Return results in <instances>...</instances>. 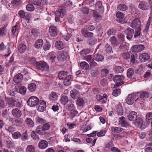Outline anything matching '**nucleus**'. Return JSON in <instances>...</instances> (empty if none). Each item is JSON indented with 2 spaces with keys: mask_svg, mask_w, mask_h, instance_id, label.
<instances>
[{
  "mask_svg": "<svg viewBox=\"0 0 152 152\" xmlns=\"http://www.w3.org/2000/svg\"><path fill=\"white\" fill-rule=\"evenodd\" d=\"M31 33L34 36H38L39 34L38 30L35 28H33L31 29Z\"/></svg>",
  "mask_w": 152,
  "mask_h": 152,
  "instance_id": "obj_63",
  "label": "nucleus"
},
{
  "mask_svg": "<svg viewBox=\"0 0 152 152\" xmlns=\"http://www.w3.org/2000/svg\"><path fill=\"white\" fill-rule=\"evenodd\" d=\"M145 47L142 45H136L132 46L131 48L132 51L137 53L142 50Z\"/></svg>",
  "mask_w": 152,
  "mask_h": 152,
  "instance_id": "obj_10",
  "label": "nucleus"
},
{
  "mask_svg": "<svg viewBox=\"0 0 152 152\" xmlns=\"http://www.w3.org/2000/svg\"><path fill=\"white\" fill-rule=\"evenodd\" d=\"M104 59V57L102 55L97 54L94 56V59L97 61H102Z\"/></svg>",
  "mask_w": 152,
  "mask_h": 152,
  "instance_id": "obj_28",
  "label": "nucleus"
},
{
  "mask_svg": "<svg viewBox=\"0 0 152 152\" xmlns=\"http://www.w3.org/2000/svg\"><path fill=\"white\" fill-rule=\"evenodd\" d=\"M150 2L152 3V0H149V3L145 1H142L139 4L138 7L140 9L143 10H147L150 7Z\"/></svg>",
  "mask_w": 152,
  "mask_h": 152,
  "instance_id": "obj_5",
  "label": "nucleus"
},
{
  "mask_svg": "<svg viewBox=\"0 0 152 152\" xmlns=\"http://www.w3.org/2000/svg\"><path fill=\"white\" fill-rule=\"evenodd\" d=\"M7 31L6 26H4L0 29V36H4L6 35Z\"/></svg>",
  "mask_w": 152,
  "mask_h": 152,
  "instance_id": "obj_43",
  "label": "nucleus"
},
{
  "mask_svg": "<svg viewBox=\"0 0 152 152\" xmlns=\"http://www.w3.org/2000/svg\"><path fill=\"white\" fill-rule=\"evenodd\" d=\"M48 143H39L38 146L41 149L46 148L48 146Z\"/></svg>",
  "mask_w": 152,
  "mask_h": 152,
  "instance_id": "obj_56",
  "label": "nucleus"
},
{
  "mask_svg": "<svg viewBox=\"0 0 152 152\" xmlns=\"http://www.w3.org/2000/svg\"><path fill=\"white\" fill-rule=\"evenodd\" d=\"M25 122L28 127H32L34 126V123L30 118H27L25 120Z\"/></svg>",
  "mask_w": 152,
  "mask_h": 152,
  "instance_id": "obj_27",
  "label": "nucleus"
},
{
  "mask_svg": "<svg viewBox=\"0 0 152 152\" xmlns=\"http://www.w3.org/2000/svg\"><path fill=\"white\" fill-rule=\"evenodd\" d=\"M122 56L124 59L127 60L129 58L130 55L128 52L124 53L122 54Z\"/></svg>",
  "mask_w": 152,
  "mask_h": 152,
  "instance_id": "obj_49",
  "label": "nucleus"
},
{
  "mask_svg": "<svg viewBox=\"0 0 152 152\" xmlns=\"http://www.w3.org/2000/svg\"><path fill=\"white\" fill-rule=\"evenodd\" d=\"M27 48L26 45L24 44L21 43L18 46V49L19 52L21 53H24Z\"/></svg>",
  "mask_w": 152,
  "mask_h": 152,
  "instance_id": "obj_22",
  "label": "nucleus"
},
{
  "mask_svg": "<svg viewBox=\"0 0 152 152\" xmlns=\"http://www.w3.org/2000/svg\"><path fill=\"white\" fill-rule=\"evenodd\" d=\"M109 41L113 47H116L119 45V43L116 38L114 36L110 37Z\"/></svg>",
  "mask_w": 152,
  "mask_h": 152,
  "instance_id": "obj_21",
  "label": "nucleus"
},
{
  "mask_svg": "<svg viewBox=\"0 0 152 152\" xmlns=\"http://www.w3.org/2000/svg\"><path fill=\"white\" fill-rule=\"evenodd\" d=\"M140 20L138 18L134 19L130 24V26L133 28H136L140 27Z\"/></svg>",
  "mask_w": 152,
  "mask_h": 152,
  "instance_id": "obj_12",
  "label": "nucleus"
},
{
  "mask_svg": "<svg viewBox=\"0 0 152 152\" xmlns=\"http://www.w3.org/2000/svg\"><path fill=\"white\" fill-rule=\"evenodd\" d=\"M36 86L35 84L33 83H31L29 85L28 88L29 91L31 92L34 91L36 88Z\"/></svg>",
  "mask_w": 152,
  "mask_h": 152,
  "instance_id": "obj_45",
  "label": "nucleus"
},
{
  "mask_svg": "<svg viewBox=\"0 0 152 152\" xmlns=\"http://www.w3.org/2000/svg\"><path fill=\"white\" fill-rule=\"evenodd\" d=\"M141 28L140 27L137 28L135 30L134 37L135 38H138L140 36Z\"/></svg>",
  "mask_w": 152,
  "mask_h": 152,
  "instance_id": "obj_39",
  "label": "nucleus"
},
{
  "mask_svg": "<svg viewBox=\"0 0 152 152\" xmlns=\"http://www.w3.org/2000/svg\"><path fill=\"white\" fill-rule=\"evenodd\" d=\"M93 17L94 18L95 21L101 19L102 18L101 15L97 11L94 12L93 14Z\"/></svg>",
  "mask_w": 152,
  "mask_h": 152,
  "instance_id": "obj_37",
  "label": "nucleus"
},
{
  "mask_svg": "<svg viewBox=\"0 0 152 152\" xmlns=\"http://www.w3.org/2000/svg\"><path fill=\"white\" fill-rule=\"evenodd\" d=\"M26 87L24 86H22L20 88L19 92L22 94L24 95L26 93Z\"/></svg>",
  "mask_w": 152,
  "mask_h": 152,
  "instance_id": "obj_54",
  "label": "nucleus"
},
{
  "mask_svg": "<svg viewBox=\"0 0 152 152\" xmlns=\"http://www.w3.org/2000/svg\"><path fill=\"white\" fill-rule=\"evenodd\" d=\"M64 7L65 8L66 7H71L72 6V3L69 0H67L64 3Z\"/></svg>",
  "mask_w": 152,
  "mask_h": 152,
  "instance_id": "obj_55",
  "label": "nucleus"
},
{
  "mask_svg": "<svg viewBox=\"0 0 152 152\" xmlns=\"http://www.w3.org/2000/svg\"><path fill=\"white\" fill-rule=\"evenodd\" d=\"M15 101L12 98H10L7 101V104L10 107H13L15 105Z\"/></svg>",
  "mask_w": 152,
  "mask_h": 152,
  "instance_id": "obj_32",
  "label": "nucleus"
},
{
  "mask_svg": "<svg viewBox=\"0 0 152 152\" xmlns=\"http://www.w3.org/2000/svg\"><path fill=\"white\" fill-rule=\"evenodd\" d=\"M90 52V50L89 49H84L80 52V54L82 56H84L85 55L89 53Z\"/></svg>",
  "mask_w": 152,
  "mask_h": 152,
  "instance_id": "obj_52",
  "label": "nucleus"
},
{
  "mask_svg": "<svg viewBox=\"0 0 152 152\" xmlns=\"http://www.w3.org/2000/svg\"><path fill=\"white\" fill-rule=\"evenodd\" d=\"M118 10L124 11L126 10L127 9V7L125 4H119L117 7Z\"/></svg>",
  "mask_w": 152,
  "mask_h": 152,
  "instance_id": "obj_33",
  "label": "nucleus"
},
{
  "mask_svg": "<svg viewBox=\"0 0 152 152\" xmlns=\"http://www.w3.org/2000/svg\"><path fill=\"white\" fill-rule=\"evenodd\" d=\"M18 14L20 18H24L25 15V12L24 11L20 10L18 12Z\"/></svg>",
  "mask_w": 152,
  "mask_h": 152,
  "instance_id": "obj_61",
  "label": "nucleus"
},
{
  "mask_svg": "<svg viewBox=\"0 0 152 152\" xmlns=\"http://www.w3.org/2000/svg\"><path fill=\"white\" fill-rule=\"evenodd\" d=\"M140 98H145L148 97L149 94L147 92L145 91L141 93L140 94Z\"/></svg>",
  "mask_w": 152,
  "mask_h": 152,
  "instance_id": "obj_50",
  "label": "nucleus"
},
{
  "mask_svg": "<svg viewBox=\"0 0 152 152\" xmlns=\"http://www.w3.org/2000/svg\"><path fill=\"white\" fill-rule=\"evenodd\" d=\"M134 73V71L132 68H129L127 72V77L129 78H132Z\"/></svg>",
  "mask_w": 152,
  "mask_h": 152,
  "instance_id": "obj_41",
  "label": "nucleus"
},
{
  "mask_svg": "<svg viewBox=\"0 0 152 152\" xmlns=\"http://www.w3.org/2000/svg\"><path fill=\"white\" fill-rule=\"evenodd\" d=\"M76 104L79 106H83L85 103V100L83 98H78L76 100Z\"/></svg>",
  "mask_w": 152,
  "mask_h": 152,
  "instance_id": "obj_29",
  "label": "nucleus"
},
{
  "mask_svg": "<svg viewBox=\"0 0 152 152\" xmlns=\"http://www.w3.org/2000/svg\"><path fill=\"white\" fill-rule=\"evenodd\" d=\"M135 121L136 124L140 128H144L146 127L145 124H143V120L141 118L138 117Z\"/></svg>",
  "mask_w": 152,
  "mask_h": 152,
  "instance_id": "obj_15",
  "label": "nucleus"
},
{
  "mask_svg": "<svg viewBox=\"0 0 152 152\" xmlns=\"http://www.w3.org/2000/svg\"><path fill=\"white\" fill-rule=\"evenodd\" d=\"M49 32L51 36H56L57 34V31L56 27L54 26H51L49 28Z\"/></svg>",
  "mask_w": 152,
  "mask_h": 152,
  "instance_id": "obj_17",
  "label": "nucleus"
},
{
  "mask_svg": "<svg viewBox=\"0 0 152 152\" xmlns=\"http://www.w3.org/2000/svg\"><path fill=\"white\" fill-rule=\"evenodd\" d=\"M116 33V31L114 29H110L107 31V33L108 36H110L111 35H113Z\"/></svg>",
  "mask_w": 152,
  "mask_h": 152,
  "instance_id": "obj_59",
  "label": "nucleus"
},
{
  "mask_svg": "<svg viewBox=\"0 0 152 152\" xmlns=\"http://www.w3.org/2000/svg\"><path fill=\"white\" fill-rule=\"evenodd\" d=\"M39 101V99L37 97L32 96L29 98L27 103L29 106L34 107L38 104Z\"/></svg>",
  "mask_w": 152,
  "mask_h": 152,
  "instance_id": "obj_3",
  "label": "nucleus"
},
{
  "mask_svg": "<svg viewBox=\"0 0 152 152\" xmlns=\"http://www.w3.org/2000/svg\"><path fill=\"white\" fill-rule=\"evenodd\" d=\"M67 53L63 51H60L58 56V59L59 61H64L67 57Z\"/></svg>",
  "mask_w": 152,
  "mask_h": 152,
  "instance_id": "obj_16",
  "label": "nucleus"
},
{
  "mask_svg": "<svg viewBox=\"0 0 152 152\" xmlns=\"http://www.w3.org/2000/svg\"><path fill=\"white\" fill-rule=\"evenodd\" d=\"M21 136V134L18 132H15L12 134L13 137L16 139L18 138Z\"/></svg>",
  "mask_w": 152,
  "mask_h": 152,
  "instance_id": "obj_57",
  "label": "nucleus"
},
{
  "mask_svg": "<svg viewBox=\"0 0 152 152\" xmlns=\"http://www.w3.org/2000/svg\"><path fill=\"white\" fill-rule=\"evenodd\" d=\"M58 77L60 80H64L63 83L66 86H68L71 84V80L73 78L72 76L68 75V72L64 71H61L58 73Z\"/></svg>",
  "mask_w": 152,
  "mask_h": 152,
  "instance_id": "obj_1",
  "label": "nucleus"
},
{
  "mask_svg": "<svg viewBox=\"0 0 152 152\" xmlns=\"http://www.w3.org/2000/svg\"><path fill=\"white\" fill-rule=\"evenodd\" d=\"M22 1L21 0H13L12 2V4L13 6H17L21 4Z\"/></svg>",
  "mask_w": 152,
  "mask_h": 152,
  "instance_id": "obj_51",
  "label": "nucleus"
},
{
  "mask_svg": "<svg viewBox=\"0 0 152 152\" xmlns=\"http://www.w3.org/2000/svg\"><path fill=\"white\" fill-rule=\"evenodd\" d=\"M73 31V30L72 29L69 28L63 31L62 33H61V34L64 39L66 41H68L71 37L72 36L71 33Z\"/></svg>",
  "mask_w": 152,
  "mask_h": 152,
  "instance_id": "obj_6",
  "label": "nucleus"
},
{
  "mask_svg": "<svg viewBox=\"0 0 152 152\" xmlns=\"http://www.w3.org/2000/svg\"><path fill=\"white\" fill-rule=\"evenodd\" d=\"M124 70V66L123 65L117 66L114 69L115 71L118 73L122 72Z\"/></svg>",
  "mask_w": 152,
  "mask_h": 152,
  "instance_id": "obj_35",
  "label": "nucleus"
},
{
  "mask_svg": "<svg viewBox=\"0 0 152 152\" xmlns=\"http://www.w3.org/2000/svg\"><path fill=\"white\" fill-rule=\"evenodd\" d=\"M49 100L52 102L57 101L58 98V95L56 92L52 91L48 95Z\"/></svg>",
  "mask_w": 152,
  "mask_h": 152,
  "instance_id": "obj_14",
  "label": "nucleus"
},
{
  "mask_svg": "<svg viewBox=\"0 0 152 152\" xmlns=\"http://www.w3.org/2000/svg\"><path fill=\"white\" fill-rule=\"evenodd\" d=\"M118 38L120 42H123L125 40V37L124 35L121 33H119L117 35Z\"/></svg>",
  "mask_w": 152,
  "mask_h": 152,
  "instance_id": "obj_47",
  "label": "nucleus"
},
{
  "mask_svg": "<svg viewBox=\"0 0 152 152\" xmlns=\"http://www.w3.org/2000/svg\"><path fill=\"white\" fill-rule=\"evenodd\" d=\"M50 54L52 56L50 57V60L51 62H53L56 58V53L55 52H52Z\"/></svg>",
  "mask_w": 152,
  "mask_h": 152,
  "instance_id": "obj_53",
  "label": "nucleus"
},
{
  "mask_svg": "<svg viewBox=\"0 0 152 152\" xmlns=\"http://www.w3.org/2000/svg\"><path fill=\"white\" fill-rule=\"evenodd\" d=\"M35 148L32 145H28L26 149V152H35Z\"/></svg>",
  "mask_w": 152,
  "mask_h": 152,
  "instance_id": "obj_40",
  "label": "nucleus"
},
{
  "mask_svg": "<svg viewBox=\"0 0 152 152\" xmlns=\"http://www.w3.org/2000/svg\"><path fill=\"white\" fill-rule=\"evenodd\" d=\"M124 77L122 75H117L115 76L113 78V81L116 83V86L118 87L124 84Z\"/></svg>",
  "mask_w": 152,
  "mask_h": 152,
  "instance_id": "obj_4",
  "label": "nucleus"
},
{
  "mask_svg": "<svg viewBox=\"0 0 152 152\" xmlns=\"http://www.w3.org/2000/svg\"><path fill=\"white\" fill-rule=\"evenodd\" d=\"M42 127L44 131L45 132V131L48 130L50 129V126L49 124L46 123L44 124Z\"/></svg>",
  "mask_w": 152,
  "mask_h": 152,
  "instance_id": "obj_60",
  "label": "nucleus"
},
{
  "mask_svg": "<svg viewBox=\"0 0 152 152\" xmlns=\"http://www.w3.org/2000/svg\"><path fill=\"white\" fill-rule=\"evenodd\" d=\"M145 120L147 122H150L152 120V113L149 112L145 115Z\"/></svg>",
  "mask_w": 152,
  "mask_h": 152,
  "instance_id": "obj_38",
  "label": "nucleus"
},
{
  "mask_svg": "<svg viewBox=\"0 0 152 152\" xmlns=\"http://www.w3.org/2000/svg\"><path fill=\"white\" fill-rule=\"evenodd\" d=\"M115 104L116 111L118 115H122L123 113V110L121 103L118 102H116Z\"/></svg>",
  "mask_w": 152,
  "mask_h": 152,
  "instance_id": "obj_11",
  "label": "nucleus"
},
{
  "mask_svg": "<svg viewBox=\"0 0 152 152\" xmlns=\"http://www.w3.org/2000/svg\"><path fill=\"white\" fill-rule=\"evenodd\" d=\"M58 10L56 11L55 14V20L57 22H60V19L62 18L66 13V10L63 5L59 7Z\"/></svg>",
  "mask_w": 152,
  "mask_h": 152,
  "instance_id": "obj_2",
  "label": "nucleus"
},
{
  "mask_svg": "<svg viewBox=\"0 0 152 152\" xmlns=\"http://www.w3.org/2000/svg\"><path fill=\"white\" fill-rule=\"evenodd\" d=\"M137 118V113L134 111H131L128 115V119L130 121H135Z\"/></svg>",
  "mask_w": 152,
  "mask_h": 152,
  "instance_id": "obj_19",
  "label": "nucleus"
},
{
  "mask_svg": "<svg viewBox=\"0 0 152 152\" xmlns=\"http://www.w3.org/2000/svg\"><path fill=\"white\" fill-rule=\"evenodd\" d=\"M54 47L56 49L60 50L64 48L65 45L62 42L58 40L55 42Z\"/></svg>",
  "mask_w": 152,
  "mask_h": 152,
  "instance_id": "obj_13",
  "label": "nucleus"
},
{
  "mask_svg": "<svg viewBox=\"0 0 152 152\" xmlns=\"http://www.w3.org/2000/svg\"><path fill=\"white\" fill-rule=\"evenodd\" d=\"M36 132L38 134L41 135H43L46 133L44 131L42 127L41 126H39L36 128Z\"/></svg>",
  "mask_w": 152,
  "mask_h": 152,
  "instance_id": "obj_26",
  "label": "nucleus"
},
{
  "mask_svg": "<svg viewBox=\"0 0 152 152\" xmlns=\"http://www.w3.org/2000/svg\"><path fill=\"white\" fill-rule=\"evenodd\" d=\"M128 46L124 42L121 43L119 47V49L121 50L124 51L127 49Z\"/></svg>",
  "mask_w": 152,
  "mask_h": 152,
  "instance_id": "obj_46",
  "label": "nucleus"
},
{
  "mask_svg": "<svg viewBox=\"0 0 152 152\" xmlns=\"http://www.w3.org/2000/svg\"><path fill=\"white\" fill-rule=\"evenodd\" d=\"M36 121L38 124H42L44 123L45 121L43 119L39 117H37L36 118Z\"/></svg>",
  "mask_w": 152,
  "mask_h": 152,
  "instance_id": "obj_62",
  "label": "nucleus"
},
{
  "mask_svg": "<svg viewBox=\"0 0 152 152\" xmlns=\"http://www.w3.org/2000/svg\"><path fill=\"white\" fill-rule=\"evenodd\" d=\"M105 47L106 48L105 50L107 53H111L112 52H113L112 51L111 47L110 45L107 44L105 45Z\"/></svg>",
  "mask_w": 152,
  "mask_h": 152,
  "instance_id": "obj_58",
  "label": "nucleus"
},
{
  "mask_svg": "<svg viewBox=\"0 0 152 152\" xmlns=\"http://www.w3.org/2000/svg\"><path fill=\"white\" fill-rule=\"evenodd\" d=\"M60 101L63 105H65L69 101L68 97L66 96H63L61 97Z\"/></svg>",
  "mask_w": 152,
  "mask_h": 152,
  "instance_id": "obj_31",
  "label": "nucleus"
},
{
  "mask_svg": "<svg viewBox=\"0 0 152 152\" xmlns=\"http://www.w3.org/2000/svg\"><path fill=\"white\" fill-rule=\"evenodd\" d=\"M111 129L113 132L114 133H119L122 131L123 129L118 127H111Z\"/></svg>",
  "mask_w": 152,
  "mask_h": 152,
  "instance_id": "obj_42",
  "label": "nucleus"
},
{
  "mask_svg": "<svg viewBox=\"0 0 152 152\" xmlns=\"http://www.w3.org/2000/svg\"><path fill=\"white\" fill-rule=\"evenodd\" d=\"M119 124H121L122 126L123 127H127L129 125L125 120V118L122 116L119 118Z\"/></svg>",
  "mask_w": 152,
  "mask_h": 152,
  "instance_id": "obj_23",
  "label": "nucleus"
},
{
  "mask_svg": "<svg viewBox=\"0 0 152 152\" xmlns=\"http://www.w3.org/2000/svg\"><path fill=\"white\" fill-rule=\"evenodd\" d=\"M136 97V95L134 94L133 93L129 95L126 99V100L127 104L129 105H132L134 103ZM138 99V98H137L136 100H135V101H136Z\"/></svg>",
  "mask_w": 152,
  "mask_h": 152,
  "instance_id": "obj_8",
  "label": "nucleus"
},
{
  "mask_svg": "<svg viewBox=\"0 0 152 152\" xmlns=\"http://www.w3.org/2000/svg\"><path fill=\"white\" fill-rule=\"evenodd\" d=\"M43 43V41L42 39H39L35 42L34 44V46L37 49L40 48L42 47Z\"/></svg>",
  "mask_w": 152,
  "mask_h": 152,
  "instance_id": "obj_25",
  "label": "nucleus"
},
{
  "mask_svg": "<svg viewBox=\"0 0 152 152\" xmlns=\"http://www.w3.org/2000/svg\"><path fill=\"white\" fill-rule=\"evenodd\" d=\"M27 11L29 12H32L34 10L35 8L31 4H28L26 7Z\"/></svg>",
  "mask_w": 152,
  "mask_h": 152,
  "instance_id": "obj_44",
  "label": "nucleus"
},
{
  "mask_svg": "<svg viewBox=\"0 0 152 152\" xmlns=\"http://www.w3.org/2000/svg\"><path fill=\"white\" fill-rule=\"evenodd\" d=\"M124 32L126 35L127 39L129 40H131L134 33V31L133 29L129 27L124 31Z\"/></svg>",
  "mask_w": 152,
  "mask_h": 152,
  "instance_id": "obj_9",
  "label": "nucleus"
},
{
  "mask_svg": "<svg viewBox=\"0 0 152 152\" xmlns=\"http://www.w3.org/2000/svg\"><path fill=\"white\" fill-rule=\"evenodd\" d=\"M139 58L142 62H145L150 58V56L147 53H144L141 54L139 56Z\"/></svg>",
  "mask_w": 152,
  "mask_h": 152,
  "instance_id": "obj_24",
  "label": "nucleus"
},
{
  "mask_svg": "<svg viewBox=\"0 0 152 152\" xmlns=\"http://www.w3.org/2000/svg\"><path fill=\"white\" fill-rule=\"evenodd\" d=\"M70 93L71 96L73 99H75L78 96V92L75 89L72 90Z\"/></svg>",
  "mask_w": 152,
  "mask_h": 152,
  "instance_id": "obj_34",
  "label": "nucleus"
},
{
  "mask_svg": "<svg viewBox=\"0 0 152 152\" xmlns=\"http://www.w3.org/2000/svg\"><path fill=\"white\" fill-rule=\"evenodd\" d=\"M23 76L21 73H18L14 77L13 81L15 83H20L22 80Z\"/></svg>",
  "mask_w": 152,
  "mask_h": 152,
  "instance_id": "obj_20",
  "label": "nucleus"
},
{
  "mask_svg": "<svg viewBox=\"0 0 152 152\" xmlns=\"http://www.w3.org/2000/svg\"><path fill=\"white\" fill-rule=\"evenodd\" d=\"M116 16L118 18L122 19L124 18V15L122 12H117Z\"/></svg>",
  "mask_w": 152,
  "mask_h": 152,
  "instance_id": "obj_64",
  "label": "nucleus"
},
{
  "mask_svg": "<svg viewBox=\"0 0 152 152\" xmlns=\"http://www.w3.org/2000/svg\"><path fill=\"white\" fill-rule=\"evenodd\" d=\"M80 66L83 69L87 70L89 69L88 64L85 61L82 62L80 63Z\"/></svg>",
  "mask_w": 152,
  "mask_h": 152,
  "instance_id": "obj_36",
  "label": "nucleus"
},
{
  "mask_svg": "<svg viewBox=\"0 0 152 152\" xmlns=\"http://www.w3.org/2000/svg\"><path fill=\"white\" fill-rule=\"evenodd\" d=\"M95 8L96 10L99 11L103 10V7L101 2L98 1L96 3L95 5Z\"/></svg>",
  "mask_w": 152,
  "mask_h": 152,
  "instance_id": "obj_30",
  "label": "nucleus"
},
{
  "mask_svg": "<svg viewBox=\"0 0 152 152\" xmlns=\"http://www.w3.org/2000/svg\"><path fill=\"white\" fill-rule=\"evenodd\" d=\"M11 113L13 116L17 118L20 117L22 115L21 111L17 108L13 109Z\"/></svg>",
  "mask_w": 152,
  "mask_h": 152,
  "instance_id": "obj_18",
  "label": "nucleus"
},
{
  "mask_svg": "<svg viewBox=\"0 0 152 152\" xmlns=\"http://www.w3.org/2000/svg\"><path fill=\"white\" fill-rule=\"evenodd\" d=\"M121 93V90L119 89H117L113 90L112 94L115 96H117L120 94Z\"/></svg>",
  "mask_w": 152,
  "mask_h": 152,
  "instance_id": "obj_48",
  "label": "nucleus"
},
{
  "mask_svg": "<svg viewBox=\"0 0 152 152\" xmlns=\"http://www.w3.org/2000/svg\"><path fill=\"white\" fill-rule=\"evenodd\" d=\"M36 65L38 68L42 71H47L49 69L48 65L44 61H40L37 62Z\"/></svg>",
  "mask_w": 152,
  "mask_h": 152,
  "instance_id": "obj_7",
  "label": "nucleus"
}]
</instances>
